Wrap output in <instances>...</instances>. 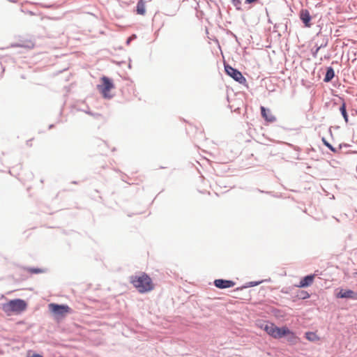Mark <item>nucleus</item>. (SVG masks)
Wrapping results in <instances>:
<instances>
[{
    "mask_svg": "<svg viewBox=\"0 0 357 357\" xmlns=\"http://www.w3.org/2000/svg\"><path fill=\"white\" fill-rule=\"evenodd\" d=\"M130 282L141 294L149 292L155 287L152 279L145 273L131 276Z\"/></svg>",
    "mask_w": 357,
    "mask_h": 357,
    "instance_id": "f257e3e1",
    "label": "nucleus"
},
{
    "mask_svg": "<svg viewBox=\"0 0 357 357\" xmlns=\"http://www.w3.org/2000/svg\"><path fill=\"white\" fill-rule=\"evenodd\" d=\"M27 307L26 303L22 299L10 300L2 305V310L7 315L20 314Z\"/></svg>",
    "mask_w": 357,
    "mask_h": 357,
    "instance_id": "f03ea898",
    "label": "nucleus"
},
{
    "mask_svg": "<svg viewBox=\"0 0 357 357\" xmlns=\"http://www.w3.org/2000/svg\"><path fill=\"white\" fill-rule=\"evenodd\" d=\"M262 328L270 336L275 339L285 337L289 330V328L286 326L280 328L273 323L266 324Z\"/></svg>",
    "mask_w": 357,
    "mask_h": 357,
    "instance_id": "7ed1b4c3",
    "label": "nucleus"
},
{
    "mask_svg": "<svg viewBox=\"0 0 357 357\" xmlns=\"http://www.w3.org/2000/svg\"><path fill=\"white\" fill-rule=\"evenodd\" d=\"M48 309L56 319H62L71 312L70 307L67 305H59L52 303L48 305Z\"/></svg>",
    "mask_w": 357,
    "mask_h": 357,
    "instance_id": "20e7f679",
    "label": "nucleus"
},
{
    "mask_svg": "<svg viewBox=\"0 0 357 357\" xmlns=\"http://www.w3.org/2000/svg\"><path fill=\"white\" fill-rule=\"evenodd\" d=\"M101 84L98 85V91L102 94L105 98H109L112 96L109 94L111 89L114 88V85L112 80L107 77H102L101 78Z\"/></svg>",
    "mask_w": 357,
    "mask_h": 357,
    "instance_id": "39448f33",
    "label": "nucleus"
},
{
    "mask_svg": "<svg viewBox=\"0 0 357 357\" xmlns=\"http://www.w3.org/2000/svg\"><path fill=\"white\" fill-rule=\"evenodd\" d=\"M225 72L228 75L232 77L234 80L239 82L240 84H244L246 82V79L243 76L242 73L238 70L232 68L230 66H225Z\"/></svg>",
    "mask_w": 357,
    "mask_h": 357,
    "instance_id": "423d86ee",
    "label": "nucleus"
},
{
    "mask_svg": "<svg viewBox=\"0 0 357 357\" xmlns=\"http://www.w3.org/2000/svg\"><path fill=\"white\" fill-rule=\"evenodd\" d=\"M336 296L340 298L357 299V293L350 289H341Z\"/></svg>",
    "mask_w": 357,
    "mask_h": 357,
    "instance_id": "0eeeda50",
    "label": "nucleus"
},
{
    "mask_svg": "<svg viewBox=\"0 0 357 357\" xmlns=\"http://www.w3.org/2000/svg\"><path fill=\"white\" fill-rule=\"evenodd\" d=\"M214 284L219 289L230 288L235 285V282L232 280L217 279L214 281Z\"/></svg>",
    "mask_w": 357,
    "mask_h": 357,
    "instance_id": "6e6552de",
    "label": "nucleus"
},
{
    "mask_svg": "<svg viewBox=\"0 0 357 357\" xmlns=\"http://www.w3.org/2000/svg\"><path fill=\"white\" fill-rule=\"evenodd\" d=\"M300 19L303 22L305 27H310L311 26V15L310 14V12L306 9H302L300 11L299 14Z\"/></svg>",
    "mask_w": 357,
    "mask_h": 357,
    "instance_id": "1a4fd4ad",
    "label": "nucleus"
},
{
    "mask_svg": "<svg viewBox=\"0 0 357 357\" xmlns=\"http://www.w3.org/2000/svg\"><path fill=\"white\" fill-rule=\"evenodd\" d=\"M315 275H309L305 277H304L299 282V284L297 285L298 287H307L310 286L314 280Z\"/></svg>",
    "mask_w": 357,
    "mask_h": 357,
    "instance_id": "9d476101",
    "label": "nucleus"
},
{
    "mask_svg": "<svg viewBox=\"0 0 357 357\" xmlns=\"http://www.w3.org/2000/svg\"><path fill=\"white\" fill-rule=\"evenodd\" d=\"M261 116L264 119L268 122H273L275 121V117L274 115L271 113L270 110H267L264 107H261Z\"/></svg>",
    "mask_w": 357,
    "mask_h": 357,
    "instance_id": "9b49d317",
    "label": "nucleus"
},
{
    "mask_svg": "<svg viewBox=\"0 0 357 357\" xmlns=\"http://www.w3.org/2000/svg\"><path fill=\"white\" fill-rule=\"evenodd\" d=\"M285 337H287V342L290 344H296L300 340L299 337L296 335V333L294 332L291 331L289 328Z\"/></svg>",
    "mask_w": 357,
    "mask_h": 357,
    "instance_id": "f8f14e48",
    "label": "nucleus"
},
{
    "mask_svg": "<svg viewBox=\"0 0 357 357\" xmlns=\"http://www.w3.org/2000/svg\"><path fill=\"white\" fill-rule=\"evenodd\" d=\"M136 12L138 15H144L146 14V6L144 0H139L136 6Z\"/></svg>",
    "mask_w": 357,
    "mask_h": 357,
    "instance_id": "ddd939ff",
    "label": "nucleus"
},
{
    "mask_svg": "<svg viewBox=\"0 0 357 357\" xmlns=\"http://www.w3.org/2000/svg\"><path fill=\"white\" fill-rule=\"evenodd\" d=\"M305 335L306 339L310 342L319 341L320 339L319 337L313 332H306Z\"/></svg>",
    "mask_w": 357,
    "mask_h": 357,
    "instance_id": "4468645a",
    "label": "nucleus"
},
{
    "mask_svg": "<svg viewBox=\"0 0 357 357\" xmlns=\"http://www.w3.org/2000/svg\"><path fill=\"white\" fill-rule=\"evenodd\" d=\"M334 76H335V73H334V70H333V68L329 67L327 69L326 76L324 78V81L326 82H328L334 77Z\"/></svg>",
    "mask_w": 357,
    "mask_h": 357,
    "instance_id": "2eb2a0df",
    "label": "nucleus"
},
{
    "mask_svg": "<svg viewBox=\"0 0 357 357\" xmlns=\"http://www.w3.org/2000/svg\"><path fill=\"white\" fill-rule=\"evenodd\" d=\"M340 112L342 114L346 122L348 121V115L346 110V104L343 102L340 108Z\"/></svg>",
    "mask_w": 357,
    "mask_h": 357,
    "instance_id": "dca6fc26",
    "label": "nucleus"
},
{
    "mask_svg": "<svg viewBox=\"0 0 357 357\" xmlns=\"http://www.w3.org/2000/svg\"><path fill=\"white\" fill-rule=\"evenodd\" d=\"M322 142L324 144L327 146L329 149H331L333 152H336V150L333 146L329 144L324 138L322 139Z\"/></svg>",
    "mask_w": 357,
    "mask_h": 357,
    "instance_id": "f3484780",
    "label": "nucleus"
},
{
    "mask_svg": "<svg viewBox=\"0 0 357 357\" xmlns=\"http://www.w3.org/2000/svg\"><path fill=\"white\" fill-rule=\"evenodd\" d=\"M28 271L31 273H43V270L40 269V268H29L28 269Z\"/></svg>",
    "mask_w": 357,
    "mask_h": 357,
    "instance_id": "a211bd4d",
    "label": "nucleus"
},
{
    "mask_svg": "<svg viewBox=\"0 0 357 357\" xmlns=\"http://www.w3.org/2000/svg\"><path fill=\"white\" fill-rule=\"evenodd\" d=\"M234 6L237 8L240 9L241 1L240 0H231Z\"/></svg>",
    "mask_w": 357,
    "mask_h": 357,
    "instance_id": "6ab92c4d",
    "label": "nucleus"
},
{
    "mask_svg": "<svg viewBox=\"0 0 357 357\" xmlns=\"http://www.w3.org/2000/svg\"><path fill=\"white\" fill-rule=\"evenodd\" d=\"M259 0H245V3L247 4H251L252 3H255L258 1Z\"/></svg>",
    "mask_w": 357,
    "mask_h": 357,
    "instance_id": "aec40b11",
    "label": "nucleus"
},
{
    "mask_svg": "<svg viewBox=\"0 0 357 357\" xmlns=\"http://www.w3.org/2000/svg\"><path fill=\"white\" fill-rule=\"evenodd\" d=\"M31 357H43V356L39 354H34Z\"/></svg>",
    "mask_w": 357,
    "mask_h": 357,
    "instance_id": "412c9836",
    "label": "nucleus"
}]
</instances>
